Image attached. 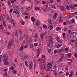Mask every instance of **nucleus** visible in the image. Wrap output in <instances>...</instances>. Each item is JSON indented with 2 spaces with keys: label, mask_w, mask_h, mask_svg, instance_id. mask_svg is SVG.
Returning a JSON list of instances; mask_svg holds the SVG:
<instances>
[{
  "label": "nucleus",
  "mask_w": 77,
  "mask_h": 77,
  "mask_svg": "<svg viewBox=\"0 0 77 77\" xmlns=\"http://www.w3.org/2000/svg\"><path fill=\"white\" fill-rule=\"evenodd\" d=\"M52 63L53 62L52 61H50V62L48 63V66L47 67V69H48L47 71H48L49 69H50L51 68Z\"/></svg>",
  "instance_id": "nucleus-1"
},
{
  "label": "nucleus",
  "mask_w": 77,
  "mask_h": 77,
  "mask_svg": "<svg viewBox=\"0 0 77 77\" xmlns=\"http://www.w3.org/2000/svg\"><path fill=\"white\" fill-rule=\"evenodd\" d=\"M28 57L29 55L24 54L22 56V59L23 61H25Z\"/></svg>",
  "instance_id": "nucleus-2"
},
{
  "label": "nucleus",
  "mask_w": 77,
  "mask_h": 77,
  "mask_svg": "<svg viewBox=\"0 0 77 77\" xmlns=\"http://www.w3.org/2000/svg\"><path fill=\"white\" fill-rule=\"evenodd\" d=\"M65 51V48L63 47H61L60 49L59 50V53H63Z\"/></svg>",
  "instance_id": "nucleus-3"
},
{
  "label": "nucleus",
  "mask_w": 77,
  "mask_h": 77,
  "mask_svg": "<svg viewBox=\"0 0 77 77\" xmlns=\"http://www.w3.org/2000/svg\"><path fill=\"white\" fill-rule=\"evenodd\" d=\"M29 69H32V67L33 66V62L32 61H30L29 63Z\"/></svg>",
  "instance_id": "nucleus-4"
},
{
  "label": "nucleus",
  "mask_w": 77,
  "mask_h": 77,
  "mask_svg": "<svg viewBox=\"0 0 77 77\" xmlns=\"http://www.w3.org/2000/svg\"><path fill=\"white\" fill-rule=\"evenodd\" d=\"M3 58H4V60H8V55L6 54H4L3 55Z\"/></svg>",
  "instance_id": "nucleus-5"
},
{
  "label": "nucleus",
  "mask_w": 77,
  "mask_h": 77,
  "mask_svg": "<svg viewBox=\"0 0 77 77\" xmlns=\"http://www.w3.org/2000/svg\"><path fill=\"white\" fill-rule=\"evenodd\" d=\"M24 49V45L22 44L19 48L20 51H23Z\"/></svg>",
  "instance_id": "nucleus-6"
},
{
  "label": "nucleus",
  "mask_w": 77,
  "mask_h": 77,
  "mask_svg": "<svg viewBox=\"0 0 77 77\" xmlns=\"http://www.w3.org/2000/svg\"><path fill=\"white\" fill-rule=\"evenodd\" d=\"M11 43V42H10L8 43V49H10L11 48L12 46V44Z\"/></svg>",
  "instance_id": "nucleus-7"
},
{
  "label": "nucleus",
  "mask_w": 77,
  "mask_h": 77,
  "mask_svg": "<svg viewBox=\"0 0 77 77\" xmlns=\"http://www.w3.org/2000/svg\"><path fill=\"white\" fill-rule=\"evenodd\" d=\"M28 43L30 45H29V48H33V45L31 44V42H29Z\"/></svg>",
  "instance_id": "nucleus-8"
},
{
  "label": "nucleus",
  "mask_w": 77,
  "mask_h": 77,
  "mask_svg": "<svg viewBox=\"0 0 77 77\" xmlns=\"http://www.w3.org/2000/svg\"><path fill=\"white\" fill-rule=\"evenodd\" d=\"M48 38L49 39L51 42L52 44V43H53V38H52V37H51V36H48Z\"/></svg>",
  "instance_id": "nucleus-9"
},
{
  "label": "nucleus",
  "mask_w": 77,
  "mask_h": 77,
  "mask_svg": "<svg viewBox=\"0 0 77 77\" xmlns=\"http://www.w3.org/2000/svg\"><path fill=\"white\" fill-rule=\"evenodd\" d=\"M57 13H55L53 15L54 20H56L57 18Z\"/></svg>",
  "instance_id": "nucleus-10"
},
{
  "label": "nucleus",
  "mask_w": 77,
  "mask_h": 77,
  "mask_svg": "<svg viewBox=\"0 0 77 77\" xmlns=\"http://www.w3.org/2000/svg\"><path fill=\"white\" fill-rule=\"evenodd\" d=\"M13 13H16L17 14H19V11L17 9H14L13 11Z\"/></svg>",
  "instance_id": "nucleus-11"
},
{
  "label": "nucleus",
  "mask_w": 77,
  "mask_h": 77,
  "mask_svg": "<svg viewBox=\"0 0 77 77\" xmlns=\"http://www.w3.org/2000/svg\"><path fill=\"white\" fill-rule=\"evenodd\" d=\"M11 23L13 26H15V21H14V20L12 19H11Z\"/></svg>",
  "instance_id": "nucleus-12"
},
{
  "label": "nucleus",
  "mask_w": 77,
  "mask_h": 77,
  "mask_svg": "<svg viewBox=\"0 0 77 77\" xmlns=\"http://www.w3.org/2000/svg\"><path fill=\"white\" fill-rule=\"evenodd\" d=\"M73 74H74V72L73 71H72L71 72L70 74L69 75V77H72V75H73Z\"/></svg>",
  "instance_id": "nucleus-13"
},
{
  "label": "nucleus",
  "mask_w": 77,
  "mask_h": 77,
  "mask_svg": "<svg viewBox=\"0 0 77 77\" xmlns=\"http://www.w3.org/2000/svg\"><path fill=\"white\" fill-rule=\"evenodd\" d=\"M35 25L36 26H39V21L37 20L35 22Z\"/></svg>",
  "instance_id": "nucleus-14"
},
{
  "label": "nucleus",
  "mask_w": 77,
  "mask_h": 77,
  "mask_svg": "<svg viewBox=\"0 0 77 77\" xmlns=\"http://www.w3.org/2000/svg\"><path fill=\"white\" fill-rule=\"evenodd\" d=\"M71 35L72 36L75 37V36H76L77 35V33L75 32H73L72 33Z\"/></svg>",
  "instance_id": "nucleus-15"
},
{
  "label": "nucleus",
  "mask_w": 77,
  "mask_h": 77,
  "mask_svg": "<svg viewBox=\"0 0 77 77\" xmlns=\"http://www.w3.org/2000/svg\"><path fill=\"white\" fill-rule=\"evenodd\" d=\"M7 60H4V62L5 65H7L8 64V62Z\"/></svg>",
  "instance_id": "nucleus-16"
},
{
  "label": "nucleus",
  "mask_w": 77,
  "mask_h": 77,
  "mask_svg": "<svg viewBox=\"0 0 77 77\" xmlns=\"http://www.w3.org/2000/svg\"><path fill=\"white\" fill-rule=\"evenodd\" d=\"M31 20L32 21L33 23H35V18L33 17H32L31 18Z\"/></svg>",
  "instance_id": "nucleus-17"
},
{
  "label": "nucleus",
  "mask_w": 77,
  "mask_h": 77,
  "mask_svg": "<svg viewBox=\"0 0 77 77\" xmlns=\"http://www.w3.org/2000/svg\"><path fill=\"white\" fill-rule=\"evenodd\" d=\"M49 30H53V27L52 26L50 25L49 26Z\"/></svg>",
  "instance_id": "nucleus-18"
},
{
  "label": "nucleus",
  "mask_w": 77,
  "mask_h": 77,
  "mask_svg": "<svg viewBox=\"0 0 77 77\" xmlns=\"http://www.w3.org/2000/svg\"><path fill=\"white\" fill-rule=\"evenodd\" d=\"M69 7H70V8H71V9H75V7L72 6L71 4H70L69 5Z\"/></svg>",
  "instance_id": "nucleus-19"
},
{
  "label": "nucleus",
  "mask_w": 77,
  "mask_h": 77,
  "mask_svg": "<svg viewBox=\"0 0 77 77\" xmlns=\"http://www.w3.org/2000/svg\"><path fill=\"white\" fill-rule=\"evenodd\" d=\"M35 10H38V11H41V9H40V8L38 7H35Z\"/></svg>",
  "instance_id": "nucleus-20"
},
{
  "label": "nucleus",
  "mask_w": 77,
  "mask_h": 77,
  "mask_svg": "<svg viewBox=\"0 0 77 77\" xmlns=\"http://www.w3.org/2000/svg\"><path fill=\"white\" fill-rule=\"evenodd\" d=\"M3 59V56L2 55H0V63H2V59Z\"/></svg>",
  "instance_id": "nucleus-21"
},
{
  "label": "nucleus",
  "mask_w": 77,
  "mask_h": 77,
  "mask_svg": "<svg viewBox=\"0 0 77 77\" xmlns=\"http://www.w3.org/2000/svg\"><path fill=\"white\" fill-rule=\"evenodd\" d=\"M43 37H44V33L42 32L40 35V38L41 39H43Z\"/></svg>",
  "instance_id": "nucleus-22"
},
{
  "label": "nucleus",
  "mask_w": 77,
  "mask_h": 77,
  "mask_svg": "<svg viewBox=\"0 0 77 77\" xmlns=\"http://www.w3.org/2000/svg\"><path fill=\"white\" fill-rule=\"evenodd\" d=\"M51 7L52 8H53V9H56V6L54 5H51Z\"/></svg>",
  "instance_id": "nucleus-23"
},
{
  "label": "nucleus",
  "mask_w": 77,
  "mask_h": 77,
  "mask_svg": "<svg viewBox=\"0 0 77 77\" xmlns=\"http://www.w3.org/2000/svg\"><path fill=\"white\" fill-rule=\"evenodd\" d=\"M48 21L49 24H51V20L50 19H49Z\"/></svg>",
  "instance_id": "nucleus-24"
},
{
  "label": "nucleus",
  "mask_w": 77,
  "mask_h": 77,
  "mask_svg": "<svg viewBox=\"0 0 77 77\" xmlns=\"http://www.w3.org/2000/svg\"><path fill=\"white\" fill-rule=\"evenodd\" d=\"M62 45L60 44H59L57 46H56V48H59Z\"/></svg>",
  "instance_id": "nucleus-25"
},
{
  "label": "nucleus",
  "mask_w": 77,
  "mask_h": 77,
  "mask_svg": "<svg viewBox=\"0 0 77 77\" xmlns=\"http://www.w3.org/2000/svg\"><path fill=\"white\" fill-rule=\"evenodd\" d=\"M60 9L63 11L65 9V8H64V7L63 6H60Z\"/></svg>",
  "instance_id": "nucleus-26"
},
{
  "label": "nucleus",
  "mask_w": 77,
  "mask_h": 77,
  "mask_svg": "<svg viewBox=\"0 0 77 77\" xmlns=\"http://www.w3.org/2000/svg\"><path fill=\"white\" fill-rule=\"evenodd\" d=\"M54 52L55 54H56V53H59V51H58V50H55L54 51Z\"/></svg>",
  "instance_id": "nucleus-27"
},
{
  "label": "nucleus",
  "mask_w": 77,
  "mask_h": 77,
  "mask_svg": "<svg viewBox=\"0 0 77 77\" xmlns=\"http://www.w3.org/2000/svg\"><path fill=\"white\" fill-rule=\"evenodd\" d=\"M63 39H65L66 37L65 36L66 35V34L65 33H63Z\"/></svg>",
  "instance_id": "nucleus-28"
},
{
  "label": "nucleus",
  "mask_w": 77,
  "mask_h": 77,
  "mask_svg": "<svg viewBox=\"0 0 77 77\" xmlns=\"http://www.w3.org/2000/svg\"><path fill=\"white\" fill-rule=\"evenodd\" d=\"M4 29V27L3 25H0V29L1 30H2V29Z\"/></svg>",
  "instance_id": "nucleus-29"
},
{
  "label": "nucleus",
  "mask_w": 77,
  "mask_h": 77,
  "mask_svg": "<svg viewBox=\"0 0 77 77\" xmlns=\"http://www.w3.org/2000/svg\"><path fill=\"white\" fill-rule=\"evenodd\" d=\"M7 3L9 6V7L11 6V1H10V0H8Z\"/></svg>",
  "instance_id": "nucleus-30"
},
{
  "label": "nucleus",
  "mask_w": 77,
  "mask_h": 77,
  "mask_svg": "<svg viewBox=\"0 0 77 77\" xmlns=\"http://www.w3.org/2000/svg\"><path fill=\"white\" fill-rule=\"evenodd\" d=\"M67 37L68 39H70V38H71V35H68Z\"/></svg>",
  "instance_id": "nucleus-31"
},
{
  "label": "nucleus",
  "mask_w": 77,
  "mask_h": 77,
  "mask_svg": "<svg viewBox=\"0 0 77 77\" xmlns=\"http://www.w3.org/2000/svg\"><path fill=\"white\" fill-rule=\"evenodd\" d=\"M38 35L37 34V33H35V38L36 39V38H38Z\"/></svg>",
  "instance_id": "nucleus-32"
},
{
  "label": "nucleus",
  "mask_w": 77,
  "mask_h": 77,
  "mask_svg": "<svg viewBox=\"0 0 77 77\" xmlns=\"http://www.w3.org/2000/svg\"><path fill=\"white\" fill-rule=\"evenodd\" d=\"M41 63H45V60H44L43 59H42L41 60Z\"/></svg>",
  "instance_id": "nucleus-33"
},
{
  "label": "nucleus",
  "mask_w": 77,
  "mask_h": 77,
  "mask_svg": "<svg viewBox=\"0 0 77 77\" xmlns=\"http://www.w3.org/2000/svg\"><path fill=\"white\" fill-rule=\"evenodd\" d=\"M15 36H18V33H17V30H15Z\"/></svg>",
  "instance_id": "nucleus-34"
},
{
  "label": "nucleus",
  "mask_w": 77,
  "mask_h": 77,
  "mask_svg": "<svg viewBox=\"0 0 77 77\" xmlns=\"http://www.w3.org/2000/svg\"><path fill=\"white\" fill-rule=\"evenodd\" d=\"M17 72L15 70L13 71V73L14 74H17Z\"/></svg>",
  "instance_id": "nucleus-35"
},
{
  "label": "nucleus",
  "mask_w": 77,
  "mask_h": 77,
  "mask_svg": "<svg viewBox=\"0 0 77 77\" xmlns=\"http://www.w3.org/2000/svg\"><path fill=\"white\" fill-rule=\"evenodd\" d=\"M65 69L66 71H68V66L67 65H66V67H65Z\"/></svg>",
  "instance_id": "nucleus-36"
},
{
  "label": "nucleus",
  "mask_w": 77,
  "mask_h": 77,
  "mask_svg": "<svg viewBox=\"0 0 77 77\" xmlns=\"http://www.w3.org/2000/svg\"><path fill=\"white\" fill-rule=\"evenodd\" d=\"M67 56L68 57H71V54H67Z\"/></svg>",
  "instance_id": "nucleus-37"
},
{
  "label": "nucleus",
  "mask_w": 77,
  "mask_h": 77,
  "mask_svg": "<svg viewBox=\"0 0 77 77\" xmlns=\"http://www.w3.org/2000/svg\"><path fill=\"white\" fill-rule=\"evenodd\" d=\"M45 64H43L42 66V69H44L45 68Z\"/></svg>",
  "instance_id": "nucleus-38"
},
{
  "label": "nucleus",
  "mask_w": 77,
  "mask_h": 77,
  "mask_svg": "<svg viewBox=\"0 0 77 77\" xmlns=\"http://www.w3.org/2000/svg\"><path fill=\"white\" fill-rule=\"evenodd\" d=\"M21 2L22 4H24L25 3V0H21Z\"/></svg>",
  "instance_id": "nucleus-39"
},
{
  "label": "nucleus",
  "mask_w": 77,
  "mask_h": 77,
  "mask_svg": "<svg viewBox=\"0 0 77 77\" xmlns=\"http://www.w3.org/2000/svg\"><path fill=\"white\" fill-rule=\"evenodd\" d=\"M42 3L43 4V5H45V4L46 3V1H43L42 2Z\"/></svg>",
  "instance_id": "nucleus-40"
},
{
  "label": "nucleus",
  "mask_w": 77,
  "mask_h": 77,
  "mask_svg": "<svg viewBox=\"0 0 77 77\" xmlns=\"http://www.w3.org/2000/svg\"><path fill=\"white\" fill-rule=\"evenodd\" d=\"M53 73L54 74L55 76H57V72Z\"/></svg>",
  "instance_id": "nucleus-41"
},
{
  "label": "nucleus",
  "mask_w": 77,
  "mask_h": 77,
  "mask_svg": "<svg viewBox=\"0 0 77 77\" xmlns=\"http://www.w3.org/2000/svg\"><path fill=\"white\" fill-rule=\"evenodd\" d=\"M42 57L43 59H45V56L44 55H42Z\"/></svg>",
  "instance_id": "nucleus-42"
},
{
  "label": "nucleus",
  "mask_w": 77,
  "mask_h": 77,
  "mask_svg": "<svg viewBox=\"0 0 77 77\" xmlns=\"http://www.w3.org/2000/svg\"><path fill=\"white\" fill-rule=\"evenodd\" d=\"M66 9H67L68 10V9H69V6L68 5H67L66 6Z\"/></svg>",
  "instance_id": "nucleus-43"
},
{
  "label": "nucleus",
  "mask_w": 77,
  "mask_h": 77,
  "mask_svg": "<svg viewBox=\"0 0 77 77\" xmlns=\"http://www.w3.org/2000/svg\"><path fill=\"white\" fill-rule=\"evenodd\" d=\"M68 65H69V66H70V65H71V62H68Z\"/></svg>",
  "instance_id": "nucleus-44"
},
{
  "label": "nucleus",
  "mask_w": 77,
  "mask_h": 77,
  "mask_svg": "<svg viewBox=\"0 0 77 77\" xmlns=\"http://www.w3.org/2000/svg\"><path fill=\"white\" fill-rule=\"evenodd\" d=\"M25 64L26 65V66H28V64H27V61H25Z\"/></svg>",
  "instance_id": "nucleus-45"
},
{
  "label": "nucleus",
  "mask_w": 77,
  "mask_h": 77,
  "mask_svg": "<svg viewBox=\"0 0 77 77\" xmlns=\"http://www.w3.org/2000/svg\"><path fill=\"white\" fill-rule=\"evenodd\" d=\"M67 33H69V34H71V32L70 30H68L67 31Z\"/></svg>",
  "instance_id": "nucleus-46"
},
{
  "label": "nucleus",
  "mask_w": 77,
  "mask_h": 77,
  "mask_svg": "<svg viewBox=\"0 0 77 77\" xmlns=\"http://www.w3.org/2000/svg\"><path fill=\"white\" fill-rule=\"evenodd\" d=\"M68 60L70 61V62H73L72 61V59H68Z\"/></svg>",
  "instance_id": "nucleus-47"
},
{
  "label": "nucleus",
  "mask_w": 77,
  "mask_h": 77,
  "mask_svg": "<svg viewBox=\"0 0 77 77\" xmlns=\"http://www.w3.org/2000/svg\"><path fill=\"white\" fill-rule=\"evenodd\" d=\"M56 29L57 30H60V28L59 27H57V28Z\"/></svg>",
  "instance_id": "nucleus-48"
},
{
  "label": "nucleus",
  "mask_w": 77,
  "mask_h": 77,
  "mask_svg": "<svg viewBox=\"0 0 77 77\" xmlns=\"http://www.w3.org/2000/svg\"><path fill=\"white\" fill-rule=\"evenodd\" d=\"M10 69L11 70H13V69H14V67L11 66L10 67Z\"/></svg>",
  "instance_id": "nucleus-49"
},
{
  "label": "nucleus",
  "mask_w": 77,
  "mask_h": 77,
  "mask_svg": "<svg viewBox=\"0 0 77 77\" xmlns=\"http://www.w3.org/2000/svg\"><path fill=\"white\" fill-rule=\"evenodd\" d=\"M7 18L8 20H10V19H11V18L9 17V16H7Z\"/></svg>",
  "instance_id": "nucleus-50"
},
{
  "label": "nucleus",
  "mask_w": 77,
  "mask_h": 77,
  "mask_svg": "<svg viewBox=\"0 0 77 77\" xmlns=\"http://www.w3.org/2000/svg\"><path fill=\"white\" fill-rule=\"evenodd\" d=\"M23 37L20 36V38L19 39V40H20V41H21V40H23Z\"/></svg>",
  "instance_id": "nucleus-51"
},
{
  "label": "nucleus",
  "mask_w": 77,
  "mask_h": 77,
  "mask_svg": "<svg viewBox=\"0 0 77 77\" xmlns=\"http://www.w3.org/2000/svg\"><path fill=\"white\" fill-rule=\"evenodd\" d=\"M36 64H34V69H35L36 68Z\"/></svg>",
  "instance_id": "nucleus-52"
},
{
  "label": "nucleus",
  "mask_w": 77,
  "mask_h": 77,
  "mask_svg": "<svg viewBox=\"0 0 77 77\" xmlns=\"http://www.w3.org/2000/svg\"><path fill=\"white\" fill-rule=\"evenodd\" d=\"M50 43H48L47 44V46L48 47H50Z\"/></svg>",
  "instance_id": "nucleus-53"
},
{
  "label": "nucleus",
  "mask_w": 77,
  "mask_h": 77,
  "mask_svg": "<svg viewBox=\"0 0 77 77\" xmlns=\"http://www.w3.org/2000/svg\"><path fill=\"white\" fill-rule=\"evenodd\" d=\"M62 73H63V72H62V71L60 72H58V74L60 75V74H62Z\"/></svg>",
  "instance_id": "nucleus-54"
},
{
  "label": "nucleus",
  "mask_w": 77,
  "mask_h": 77,
  "mask_svg": "<svg viewBox=\"0 0 77 77\" xmlns=\"http://www.w3.org/2000/svg\"><path fill=\"white\" fill-rule=\"evenodd\" d=\"M11 2L12 4H14V0H11Z\"/></svg>",
  "instance_id": "nucleus-55"
},
{
  "label": "nucleus",
  "mask_w": 77,
  "mask_h": 77,
  "mask_svg": "<svg viewBox=\"0 0 77 77\" xmlns=\"http://www.w3.org/2000/svg\"><path fill=\"white\" fill-rule=\"evenodd\" d=\"M0 20H3V17H2V16L0 17Z\"/></svg>",
  "instance_id": "nucleus-56"
},
{
  "label": "nucleus",
  "mask_w": 77,
  "mask_h": 77,
  "mask_svg": "<svg viewBox=\"0 0 77 77\" xmlns=\"http://www.w3.org/2000/svg\"><path fill=\"white\" fill-rule=\"evenodd\" d=\"M59 37H56V39L57 40V41H59Z\"/></svg>",
  "instance_id": "nucleus-57"
},
{
  "label": "nucleus",
  "mask_w": 77,
  "mask_h": 77,
  "mask_svg": "<svg viewBox=\"0 0 77 77\" xmlns=\"http://www.w3.org/2000/svg\"><path fill=\"white\" fill-rule=\"evenodd\" d=\"M66 30H67V28H64V32H66Z\"/></svg>",
  "instance_id": "nucleus-58"
},
{
  "label": "nucleus",
  "mask_w": 77,
  "mask_h": 77,
  "mask_svg": "<svg viewBox=\"0 0 77 77\" xmlns=\"http://www.w3.org/2000/svg\"><path fill=\"white\" fill-rule=\"evenodd\" d=\"M57 2L58 3H61V1L60 0H57Z\"/></svg>",
  "instance_id": "nucleus-59"
},
{
  "label": "nucleus",
  "mask_w": 77,
  "mask_h": 77,
  "mask_svg": "<svg viewBox=\"0 0 77 77\" xmlns=\"http://www.w3.org/2000/svg\"><path fill=\"white\" fill-rule=\"evenodd\" d=\"M58 43L59 44H60V43H62V41L61 40H59L58 41Z\"/></svg>",
  "instance_id": "nucleus-60"
},
{
  "label": "nucleus",
  "mask_w": 77,
  "mask_h": 77,
  "mask_svg": "<svg viewBox=\"0 0 77 77\" xmlns=\"http://www.w3.org/2000/svg\"><path fill=\"white\" fill-rule=\"evenodd\" d=\"M39 52H40V51H39V49H37V54H39Z\"/></svg>",
  "instance_id": "nucleus-61"
},
{
  "label": "nucleus",
  "mask_w": 77,
  "mask_h": 77,
  "mask_svg": "<svg viewBox=\"0 0 77 77\" xmlns=\"http://www.w3.org/2000/svg\"><path fill=\"white\" fill-rule=\"evenodd\" d=\"M69 75V72H66V76H68Z\"/></svg>",
  "instance_id": "nucleus-62"
},
{
  "label": "nucleus",
  "mask_w": 77,
  "mask_h": 77,
  "mask_svg": "<svg viewBox=\"0 0 77 77\" xmlns=\"http://www.w3.org/2000/svg\"><path fill=\"white\" fill-rule=\"evenodd\" d=\"M65 50L66 51H68V48H66L65 49Z\"/></svg>",
  "instance_id": "nucleus-63"
},
{
  "label": "nucleus",
  "mask_w": 77,
  "mask_h": 77,
  "mask_svg": "<svg viewBox=\"0 0 77 77\" xmlns=\"http://www.w3.org/2000/svg\"><path fill=\"white\" fill-rule=\"evenodd\" d=\"M73 6H74V7H75V8H77V4H76L75 5H73Z\"/></svg>",
  "instance_id": "nucleus-64"
}]
</instances>
